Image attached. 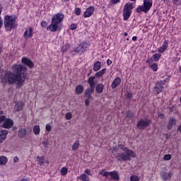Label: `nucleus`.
<instances>
[{
	"mask_svg": "<svg viewBox=\"0 0 181 181\" xmlns=\"http://www.w3.org/2000/svg\"><path fill=\"white\" fill-rule=\"evenodd\" d=\"M13 73L8 71L5 73L2 78V83H8V84L17 83L18 87H22L26 80V67L17 64L12 66Z\"/></svg>",
	"mask_w": 181,
	"mask_h": 181,
	"instance_id": "nucleus-1",
	"label": "nucleus"
},
{
	"mask_svg": "<svg viewBox=\"0 0 181 181\" xmlns=\"http://www.w3.org/2000/svg\"><path fill=\"white\" fill-rule=\"evenodd\" d=\"M118 149H121V151H123V152L126 153H117L116 158L118 160H129V156H131V158H136V154H135L132 150H129L128 148L125 147L123 144H119L118 148L114 147L111 148V151L112 153L118 152Z\"/></svg>",
	"mask_w": 181,
	"mask_h": 181,
	"instance_id": "nucleus-2",
	"label": "nucleus"
},
{
	"mask_svg": "<svg viewBox=\"0 0 181 181\" xmlns=\"http://www.w3.org/2000/svg\"><path fill=\"white\" fill-rule=\"evenodd\" d=\"M63 19H64V14L62 13L55 14L51 20V24L47 27V30L57 32V29H59V24L63 22Z\"/></svg>",
	"mask_w": 181,
	"mask_h": 181,
	"instance_id": "nucleus-3",
	"label": "nucleus"
},
{
	"mask_svg": "<svg viewBox=\"0 0 181 181\" xmlns=\"http://www.w3.org/2000/svg\"><path fill=\"white\" fill-rule=\"evenodd\" d=\"M4 26L7 32H11L12 29H15L16 25V17L13 16H6L4 19Z\"/></svg>",
	"mask_w": 181,
	"mask_h": 181,
	"instance_id": "nucleus-4",
	"label": "nucleus"
},
{
	"mask_svg": "<svg viewBox=\"0 0 181 181\" xmlns=\"http://www.w3.org/2000/svg\"><path fill=\"white\" fill-rule=\"evenodd\" d=\"M135 8L134 3H127L123 8V18L124 21H128L132 14V10Z\"/></svg>",
	"mask_w": 181,
	"mask_h": 181,
	"instance_id": "nucleus-5",
	"label": "nucleus"
},
{
	"mask_svg": "<svg viewBox=\"0 0 181 181\" xmlns=\"http://www.w3.org/2000/svg\"><path fill=\"white\" fill-rule=\"evenodd\" d=\"M90 47V45L87 42H83L80 44L78 47H75L74 50L71 51V54L74 56H76V54H83V53H85V52H87V49Z\"/></svg>",
	"mask_w": 181,
	"mask_h": 181,
	"instance_id": "nucleus-6",
	"label": "nucleus"
},
{
	"mask_svg": "<svg viewBox=\"0 0 181 181\" xmlns=\"http://www.w3.org/2000/svg\"><path fill=\"white\" fill-rule=\"evenodd\" d=\"M151 8H152V0H144V4L142 6H139L136 11L137 13H141V12L148 13V11Z\"/></svg>",
	"mask_w": 181,
	"mask_h": 181,
	"instance_id": "nucleus-7",
	"label": "nucleus"
},
{
	"mask_svg": "<svg viewBox=\"0 0 181 181\" xmlns=\"http://www.w3.org/2000/svg\"><path fill=\"white\" fill-rule=\"evenodd\" d=\"M100 175L105 176V177H107V179H109L110 180H119V175L118 174V172L115 170L108 172L103 170L100 172Z\"/></svg>",
	"mask_w": 181,
	"mask_h": 181,
	"instance_id": "nucleus-8",
	"label": "nucleus"
},
{
	"mask_svg": "<svg viewBox=\"0 0 181 181\" xmlns=\"http://www.w3.org/2000/svg\"><path fill=\"white\" fill-rule=\"evenodd\" d=\"M168 81H169L168 78L158 81L154 88L153 93H155V94H159V93H162V91L165 90V87H163V86H165V83H168Z\"/></svg>",
	"mask_w": 181,
	"mask_h": 181,
	"instance_id": "nucleus-9",
	"label": "nucleus"
},
{
	"mask_svg": "<svg viewBox=\"0 0 181 181\" xmlns=\"http://www.w3.org/2000/svg\"><path fill=\"white\" fill-rule=\"evenodd\" d=\"M151 124H152V120L148 119H141L137 123V128H139V129H145L146 128H148Z\"/></svg>",
	"mask_w": 181,
	"mask_h": 181,
	"instance_id": "nucleus-10",
	"label": "nucleus"
},
{
	"mask_svg": "<svg viewBox=\"0 0 181 181\" xmlns=\"http://www.w3.org/2000/svg\"><path fill=\"white\" fill-rule=\"evenodd\" d=\"M146 63L148 64V67H150L153 71H158V70H159L158 64L153 62V58H147Z\"/></svg>",
	"mask_w": 181,
	"mask_h": 181,
	"instance_id": "nucleus-11",
	"label": "nucleus"
},
{
	"mask_svg": "<svg viewBox=\"0 0 181 181\" xmlns=\"http://www.w3.org/2000/svg\"><path fill=\"white\" fill-rule=\"evenodd\" d=\"M94 11H95V8L94 6H90L88 7L83 13V18H90V16L94 13Z\"/></svg>",
	"mask_w": 181,
	"mask_h": 181,
	"instance_id": "nucleus-12",
	"label": "nucleus"
},
{
	"mask_svg": "<svg viewBox=\"0 0 181 181\" xmlns=\"http://www.w3.org/2000/svg\"><path fill=\"white\" fill-rule=\"evenodd\" d=\"M168 47H169V40H164L161 47L158 48V53L162 54L165 53L166 50H168Z\"/></svg>",
	"mask_w": 181,
	"mask_h": 181,
	"instance_id": "nucleus-13",
	"label": "nucleus"
},
{
	"mask_svg": "<svg viewBox=\"0 0 181 181\" xmlns=\"http://www.w3.org/2000/svg\"><path fill=\"white\" fill-rule=\"evenodd\" d=\"M22 62L23 63V64H25V66H28V67H29L30 69H33V66H35L33 62H32L31 59L27 57H23L22 59Z\"/></svg>",
	"mask_w": 181,
	"mask_h": 181,
	"instance_id": "nucleus-14",
	"label": "nucleus"
},
{
	"mask_svg": "<svg viewBox=\"0 0 181 181\" xmlns=\"http://www.w3.org/2000/svg\"><path fill=\"white\" fill-rule=\"evenodd\" d=\"M23 36L25 39H30V37H33V28L30 27L28 29H27L24 34Z\"/></svg>",
	"mask_w": 181,
	"mask_h": 181,
	"instance_id": "nucleus-15",
	"label": "nucleus"
},
{
	"mask_svg": "<svg viewBox=\"0 0 181 181\" xmlns=\"http://www.w3.org/2000/svg\"><path fill=\"white\" fill-rule=\"evenodd\" d=\"M3 127L4 128H6L7 129L12 128V127H13V121L11 119H6L4 123L3 124Z\"/></svg>",
	"mask_w": 181,
	"mask_h": 181,
	"instance_id": "nucleus-16",
	"label": "nucleus"
},
{
	"mask_svg": "<svg viewBox=\"0 0 181 181\" xmlns=\"http://www.w3.org/2000/svg\"><path fill=\"white\" fill-rule=\"evenodd\" d=\"M88 83L90 88H95V76H90L88 78Z\"/></svg>",
	"mask_w": 181,
	"mask_h": 181,
	"instance_id": "nucleus-17",
	"label": "nucleus"
},
{
	"mask_svg": "<svg viewBox=\"0 0 181 181\" xmlns=\"http://www.w3.org/2000/svg\"><path fill=\"white\" fill-rule=\"evenodd\" d=\"M119 84H121V78L117 77L112 81L111 87H112V88H117V87H118V86H119Z\"/></svg>",
	"mask_w": 181,
	"mask_h": 181,
	"instance_id": "nucleus-18",
	"label": "nucleus"
},
{
	"mask_svg": "<svg viewBox=\"0 0 181 181\" xmlns=\"http://www.w3.org/2000/svg\"><path fill=\"white\" fill-rule=\"evenodd\" d=\"M94 88H88L84 93L85 97H86V98H91V94L94 93Z\"/></svg>",
	"mask_w": 181,
	"mask_h": 181,
	"instance_id": "nucleus-19",
	"label": "nucleus"
},
{
	"mask_svg": "<svg viewBox=\"0 0 181 181\" xmlns=\"http://www.w3.org/2000/svg\"><path fill=\"white\" fill-rule=\"evenodd\" d=\"M95 91L98 94H101L104 91V84L99 83L96 86Z\"/></svg>",
	"mask_w": 181,
	"mask_h": 181,
	"instance_id": "nucleus-20",
	"label": "nucleus"
},
{
	"mask_svg": "<svg viewBox=\"0 0 181 181\" xmlns=\"http://www.w3.org/2000/svg\"><path fill=\"white\" fill-rule=\"evenodd\" d=\"M29 132H30V130H27L26 129H21L18 131V134L20 136H26V135H29Z\"/></svg>",
	"mask_w": 181,
	"mask_h": 181,
	"instance_id": "nucleus-21",
	"label": "nucleus"
},
{
	"mask_svg": "<svg viewBox=\"0 0 181 181\" xmlns=\"http://www.w3.org/2000/svg\"><path fill=\"white\" fill-rule=\"evenodd\" d=\"M175 125H176V119H170L168 124V129H172Z\"/></svg>",
	"mask_w": 181,
	"mask_h": 181,
	"instance_id": "nucleus-22",
	"label": "nucleus"
},
{
	"mask_svg": "<svg viewBox=\"0 0 181 181\" xmlns=\"http://www.w3.org/2000/svg\"><path fill=\"white\" fill-rule=\"evenodd\" d=\"M84 91V86L82 85H78L76 88V93L78 95L83 94V92Z\"/></svg>",
	"mask_w": 181,
	"mask_h": 181,
	"instance_id": "nucleus-23",
	"label": "nucleus"
},
{
	"mask_svg": "<svg viewBox=\"0 0 181 181\" xmlns=\"http://www.w3.org/2000/svg\"><path fill=\"white\" fill-rule=\"evenodd\" d=\"M100 69H101V62L100 61H98L93 64V71H98Z\"/></svg>",
	"mask_w": 181,
	"mask_h": 181,
	"instance_id": "nucleus-24",
	"label": "nucleus"
},
{
	"mask_svg": "<svg viewBox=\"0 0 181 181\" xmlns=\"http://www.w3.org/2000/svg\"><path fill=\"white\" fill-rule=\"evenodd\" d=\"M105 71H107L106 68L103 69L102 70L99 71L98 72H96L95 74V77H103L104 74H105Z\"/></svg>",
	"mask_w": 181,
	"mask_h": 181,
	"instance_id": "nucleus-25",
	"label": "nucleus"
},
{
	"mask_svg": "<svg viewBox=\"0 0 181 181\" xmlns=\"http://www.w3.org/2000/svg\"><path fill=\"white\" fill-rule=\"evenodd\" d=\"M78 179H79V180H82V181H90V177H88V175H87V174L81 175L79 177H78Z\"/></svg>",
	"mask_w": 181,
	"mask_h": 181,
	"instance_id": "nucleus-26",
	"label": "nucleus"
},
{
	"mask_svg": "<svg viewBox=\"0 0 181 181\" xmlns=\"http://www.w3.org/2000/svg\"><path fill=\"white\" fill-rule=\"evenodd\" d=\"M22 108H23V103L22 102H17L15 105L16 111H21Z\"/></svg>",
	"mask_w": 181,
	"mask_h": 181,
	"instance_id": "nucleus-27",
	"label": "nucleus"
},
{
	"mask_svg": "<svg viewBox=\"0 0 181 181\" xmlns=\"http://www.w3.org/2000/svg\"><path fill=\"white\" fill-rule=\"evenodd\" d=\"M36 162L37 163L38 165H43L45 163V156H37L36 159Z\"/></svg>",
	"mask_w": 181,
	"mask_h": 181,
	"instance_id": "nucleus-28",
	"label": "nucleus"
},
{
	"mask_svg": "<svg viewBox=\"0 0 181 181\" xmlns=\"http://www.w3.org/2000/svg\"><path fill=\"white\" fill-rule=\"evenodd\" d=\"M162 176L163 180H168V179H170V177H172V173H163Z\"/></svg>",
	"mask_w": 181,
	"mask_h": 181,
	"instance_id": "nucleus-29",
	"label": "nucleus"
},
{
	"mask_svg": "<svg viewBox=\"0 0 181 181\" xmlns=\"http://www.w3.org/2000/svg\"><path fill=\"white\" fill-rule=\"evenodd\" d=\"M7 163H8V158L4 156H0V165H6Z\"/></svg>",
	"mask_w": 181,
	"mask_h": 181,
	"instance_id": "nucleus-30",
	"label": "nucleus"
},
{
	"mask_svg": "<svg viewBox=\"0 0 181 181\" xmlns=\"http://www.w3.org/2000/svg\"><path fill=\"white\" fill-rule=\"evenodd\" d=\"M33 132L35 135H39L40 134V126L35 125L33 128Z\"/></svg>",
	"mask_w": 181,
	"mask_h": 181,
	"instance_id": "nucleus-31",
	"label": "nucleus"
},
{
	"mask_svg": "<svg viewBox=\"0 0 181 181\" xmlns=\"http://www.w3.org/2000/svg\"><path fill=\"white\" fill-rule=\"evenodd\" d=\"M69 49H70V44H66L62 47V52H63V53H66V52H67Z\"/></svg>",
	"mask_w": 181,
	"mask_h": 181,
	"instance_id": "nucleus-32",
	"label": "nucleus"
},
{
	"mask_svg": "<svg viewBox=\"0 0 181 181\" xmlns=\"http://www.w3.org/2000/svg\"><path fill=\"white\" fill-rule=\"evenodd\" d=\"M139 177H138V175H132L130 176V181H139Z\"/></svg>",
	"mask_w": 181,
	"mask_h": 181,
	"instance_id": "nucleus-33",
	"label": "nucleus"
},
{
	"mask_svg": "<svg viewBox=\"0 0 181 181\" xmlns=\"http://www.w3.org/2000/svg\"><path fill=\"white\" fill-rule=\"evenodd\" d=\"M78 146H80V143L78 141H76L72 146V150L77 151V149H78Z\"/></svg>",
	"mask_w": 181,
	"mask_h": 181,
	"instance_id": "nucleus-34",
	"label": "nucleus"
},
{
	"mask_svg": "<svg viewBox=\"0 0 181 181\" xmlns=\"http://www.w3.org/2000/svg\"><path fill=\"white\" fill-rule=\"evenodd\" d=\"M162 54H158V53H156L153 55V57L154 59V62H158V60H159V59H160Z\"/></svg>",
	"mask_w": 181,
	"mask_h": 181,
	"instance_id": "nucleus-35",
	"label": "nucleus"
},
{
	"mask_svg": "<svg viewBox=\"0 0 181 181\" xmlns=\"http://www.w3.org/2000/svg\"><path fill=\"white\" fill-rule=\"evenodd\" d=\"M8 135V130L4 129L0 131V136H6Z\"/></svg>",
	"mask_w": 181,
	"mask_h": 181,
	"instance_id": "nucleus-36",
	"label": "nucleus"
},
{
	"mask_svg": "<svg viewBox=\"0 0 181 181\" xmlns=\"http://www.w3.org/2000/svg\"><path fill=\"white\" fill-rule=\"evenodd\" d=\"M67 170L66 168H62L61 169V175H62V176H65V175H67Z\"/></svg>",
	"mask_w": 181,
	"mask_h": 181,
	"instance_id": "nucleus-37",
	"label": "nucleus"
},
{
	"mask_svg": "<svg viewBox=\"0 0 181 181\" xmlns=\"http://www.w3.org/2000/svg\"><path fill=\"white\" fill-rule=\"evenodd\" d=\"M127 118H129L131 119V118H133L134 117V114H132V112L128 110L127 112V115H126Z\"/></svg>",
	"mask_w": 181,
	"mask_h": 181,
	"instance_id": "nucleus-38",
	"label": "nucleus"
},
{
	"mask_svg": "<svg viewBox=\"0 0 181 181\" xmlns=\"http://www.w3.org/2000/svg\"><path fill=\"white\" fill-rule=\"evenodd\" d=\"M164 160H170L172 159V155L170 154H165L163 157Z\"/></svg>",
	"mask_w": 181,
	"mask_h": 181,
	"instance_id": "nucleus-39",
	"label": "nucleus"
},
{
	"mask_svg": "<svg viewBox=\"0 0 181 181\" xmlns=\"http://www.w3.org/2000/svg\"><path fill=\"white\" fill-rule=\"evenodd\" d=\"M72 117V115L70 112H66V115H65V118L67 120H70Z\"/></svg>",
	"mask_w": 181,
	"mask_h": 181,
	"instance_id": "nucleus-40",
	"label": "nucleus"
},
{
	"mask_svg": "<svg viewBox=\"0 0 181 181\" xmlns=\"http://www.w3.org/2000/svg\"><path fill=\"white\" fill-rule=\"evenodd\" d=\"M75 13L78 16V15L81 14V8H75Z\"/></svg>",
	"mask_w": 181,
	"mask_h": 181,
	"instance_id": "nucleus-41",
	"label": "nucleus"
},
{
	"mask_svg": "<svg viewBox=\"0 0 181 181\" xmlns=\"http://www.w3.org/2000/svg\"><path fill=\"white\" fill-rule=\"evenodd\" d=\"M71 30H76L77 29V24L72 23L70 27Z\"/></svg>",
	"mask_w": 181,
	"mask_h": 181,
	"instance_id": "nucleus-42",
	"label": "nucleus"
},
{
	"mask_svg": "<svg viewBox=\"0 0 181 181\" xmlns=\"http://www.w3.org/2000/svg\"><path fill=\"white\" fill-rule=\"evenodd\" d=\"M40 25L42 28H46V26H47V22H46L45 21H43L41 22Z\"/></svg>",
	"mask_w": 181,
	"mask_h": 181,
	"instance_id": "nucleus-43",
	"label": "nucleus"
},
{
	"mask_svg": "<svg viewBox=\"0 0 181 181\" xmlns=\"http://www.w3.org/2000/svg\"><path fill=\"white\" fill-rule=\"evenodd\" d=\"M51 130H52V125L47 124L46 125V131L49 132V131H51Z\"/></svg>",
	"mask_w": 181,
	"mask_h": 181,
	"instance_id": "nucleus-44",
	"label": "nucleus"
},
{
	"mask_svg": "<svg viewBox=\"0 0 181 181\" xmlns=\"http://www.w3.org/2000/svg\"><path fill=\"white\" fill-rule=\"evenodd\" d=\"M85 173H86V175H88L89 176H91V170L90 169H86L85 170Z\"/></svg>",
	"mask_w": 181,
	"mask_h": 181,
	"instance_id": "nucleus-45",
	"label": "nucleus"
},
{
	"mask_svg": "<svg viewBox=\"0 0 181 181\" xmlns=\"http://www.w3.org/2000/svg\"><path fill=\"white\" fill-rule=\"evenodd\" d=\"M14 163H18V162H19V158H18V156H15L13 159Z\"/></svg>",
	"mask_w": 181,
	"mask_h": 181,
	"instance_id": "nucleus-46",
	"label": "nucleus"
},
{
	"mask_svg": "<svg viewBox=\"0 0 181 181\" xmlns=\"http://www.w3.org/2000/svg\"><path fill=\"white\" fill-rule=\"evenodd\" d=\"M6 119V117L5 116H0V122H4Z\"/></svg>",
	"mask_w": 181,
	"mask_h": 181,
	"instance_id": "nucleus-47",
	"label": "nucleus"
},
{
	"mask_svg": "<svg viewBox=\"0 0 181 181\" xmlns=\"http://www.w3.org/2000/svg\"><path fill=\"white\" fill-rule=\"evenodd\" d=\"M85 105H86V107H88V105H90V99H86L85 100Z\"/></svg>",
	"mask_w": 181,
	"mask_h": 181,
	"instance_id": "nucleus-48",
	"label": "nucleus"
},
{
	"mask_svg": "<svg viewBox=\"0 0 181 181\" xmlns=\"http://www.w3.org/2000/svg\"><path fill=\"white\" fill-rule=\"evenodd\" d=\"M107 66H111L112 64V61H111L110 59L107 60Z\"/></svg>",
	"mask_w": 181,
	"mask_h": 181,
	"instance_id": "nucleus-49",
	"label": "nucleus"
},
{
	"mask_svg": "<svg viewBox=\"0 0 181 181\" xmlns=\"http://www.w3.org/2000/svg\"><path fill=\"white\" fill-rule=\"evenodd\" d=\"M112 4H113L114 5H115V4H118V2H119L120 0H110Z\"/></svg>",
	"mask_w": 181,
	"mask_h": 181,
	"instance_id": "nucleus-50",
	"label": "nucleus"
},
{
	"mask_svg": "<svg viewBox=\"0 0 181 181\" xmlns=\"http://www.w3.org/2000/svg\"><path fill=\"white\" fill-rule=\"evenodd\" d=\"M132 97V93H128L127 94V98L129 99H131V98Z\"/></svg>",
	"mask_w": 181,
	"mask_h": 181,
	"instance_id": "nucleus-51",
	"label": "nucleus"
},
{
	"mask_svg": "<svg viewBox=\"0 0 181 181\" xmlns=\"http://www.w3.org/2000/svg\"><path fill=\"white\" fill-rule=\"evenodd\" d=\"M4 139H6V137H1V136H0V144H2V142H4Z\"/></svg>",
	"mask_w": 181,
	"mask_h": 181,
	"instance_id": "nucleus-52",
	"label": "nucleus"
},
{
	"mask_svg": "<svg viewBox=\"0 0 181 181\" xmlns=\"http://www.w3.org/2000/svg\"><path fill=\"white\" fill-rule=\"evenodd\" d=\"M177 131V132H181V124L178 126Z\"/></svg>",
	"mask_w": 181,
	"mask_h": 181,
	"instance_id": "nucleus-53",
	"label": "nucleus"
},
{
	"mask_svg": "<svg viewBox=\"0 0 181 181\" xmlns=\"http://www.w3.org/2000/svg\"><path fill=\"white\" fill-rule=\"evenodd\" d=\"M138 39V37H136V36H134L133 37H132V40L134 41V42H136V40Z\"/></svg>",
	"mask_w": 181,
	"mask_h": 181,
	"instance_id": "nucleus-54",
	"label": "nucleus"
},
{
	"mask_svg": "<svg viewBox=\"0 0 181 181\" xmlns=\"http://www.w3.org/2000/svg\"><path fill=\"white\" fill-rule=\"evenodd\" d=\"M44 146H45V148H47V143L44 142Z\"/></svg>",
	"mask_w": 181,
	"mask_h": 181,
	"instance_id": "nucleus-55",
	"label": "nucleus"
},
{
	"mask_svg": "<svg viewBox=\"0 0 181 181\" xmlns=\"http://www.w3.org/2000/svg\"><path fill=\"white\" fill-rule=\"evenodd\" d=\"M124 36H128V33H124Z\"/></svg>",
	"mask_w": 181,
	"mask_h": 181,
	"instance_id": "nucleus-56",
	"label": "nucleus"
},
{
	"mask_svg": "<svg viewBox=\"0 0 181 181\" xmlns=\"http://www.w3.org/2000/svg\"><path fill=\"white\" fill-rule=\"evenodd\" d=\"M65 2H69L70 0H64Z\"/></svg>",
	"mask_w": 181,
	"mask_h": 181,
	"instance_id": "nucleus-57",
	"label": "nucleus"
},
{
	"mask_svg": "<svg viewBox=\"0 0 181 181\" xmlns=\"http://www.w3.org/2000/svg\"><path fill=\"white\" fill-rule=\"evenodd\" d=\"M180 71L181 73V66L179 67Z\"/></svg>",
	"mask_w": 181,
	"mask_h": 181,
	"instance_id": "nucleus-58",
	"label": "nucleus"
},
{
	"mask_svg": "<svg viewBox=\"0 0 181 181\" xmlns=\"http://www.w3.org/2000/svg\"><path fill=\"white\" fill-rule=\"evenodd\" d=\"M130 1H136V0H130Z\"/></svg>",
	"mask_w": 181,
	"mask_h": 181,
	"instance_id": "nucleus-59",
	"label": "nucleus"
},
{
	"mask_svg": "<svg viewBox=\"0 0 181 181\" xmlns=\"http://www.w3.org/2000/svg\"><path fill=\"white\" fill-rule=\"evenodd\" d=\"M127 40H129V38H127Z\"/></svg>",
	"mask_w": 181,
	"mask_h": 181,
	"instance_id": "nucleus-60",
	"label": "nucleus"
},
{
	"mask_svg": "<svg viewBox=\"0 0 181 181\" xmlns=\"http://www.w3.org/2000/svg\"><path fill=\"white\" fill-rule=\"evenodd\" d=\"M162 117H163V115H161V118H162Z\"/></svg>",
	"mask_w": 181,
	"mask_h": 181,
	"instance_id": "nucleus-61",
	"label": "nucleus"
},
{
	"mask_svg": "<svg viewBox=\"0 0 181 181\" xmlns=\"http://www.w3.org/2000/svg\"><path fill=\"white\" fill-rule=\"evenodd\" d=\"M175 1H179V0H175Z\"/></svg>",
	"mask_w": 181,
	"mask_h": 181,
	"instance_id": "nucleus-62",
	"label": "nucleus"
}]
</instances>
